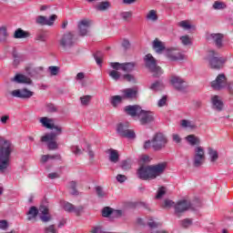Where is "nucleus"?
Here are the masks:
<instances>
[{
	"instance_id": "nucleus-55",
	"label": "nucleus",
	"mask_w": 233,
	"mask_h": 233,
	"mask_svg": "<svg viewBox=\"0 0 233 233\" xmlns=\"http://www.w3.org/2000/svg\"><path fill=\"white\" fill-rule=\"evenodd\" d=\"M46 110L47 112H49L50 114L54 113V112H57V107H56L54 106V104H47L46 105Z\"/></svg>"
},
{
	"instance_id": "nucleus-57",
	"label": "nucleus",
	"mask_w": 233,
	"mask_h": 233,
	"mask_svg": "<svg viewBox=\"0 0 233 233\" xmlns=\"http://www.w3.org/2000/svg\"><path fill=\"white\" fill-rule=\"evenodd\" d=\"M56 19H57V15H52L49 17V19L47 18L46 25L47 26H52V25H54V22L56 21Z\"/></svg>"
},
{
	"instance_id": "nucleus-15",
	"label": "nucleus",
	"mask_w": 233,
	"mask_h": 233,
	"mask_svg": "<svg viewBox=\"0 0 233 233\" xmlns=\"http://www.w3.org/2000/svg\"><path fill=\"white\" fill-rule=\"evenodd\" d=\"M64 210H66V212H74L76 216H81V213L83 210H85V208L83 206L75 207L72 203L66 202L64 204Z\"/></svg>"
},
{
	"instance_id": "nucleus-44",
	"label": "nucleus",
	"mask_w": 233,
	"mask_h": 233,
	"mask_svg": "<svg viewBox=\"0 0 233 233\" xmlns=\"http://www.w3.org/2000/svg\"><path fill=\"white\" fill-rule=\"evenodd\" d=\"M178 26H180V28H184V30H190L192 28V25H190L187 20L179 22Z\"/></svg>"
},
{
	"instance_id": "nucleus-12",
	"label": "nucleus",
	"mask_w": 233,
	"mask_h": 233,
	"mask_svg": "<svg viewBox=\"0 0 233 233\" xmlns=\"http://www.w3.org/2000/svg\"><path fill=\"white\" fill-rule=\"evenodd\" d=\"M170 83L174 86V88H176V90H178L179 92H183V90H185V88L188 86L187 81L177 76H171Z\"/></svg>"
},
{
	"instance_id": "nucleus-53",
	"label": "nucleus",
	"mask_w": 233,
	"mask_h": 233,
	"mask_svg": "<svg viewBox=\"0 0 233 233\" xmlns=\"http://www.w3.org/2000/svg\"><path fill=\"white\" fill-rule=\"evenodd\" d=\"M131 167L132 165L130 164V160L122 161L121 167L123 168V170H128Z\"/></svg>"
},
{
	"instance_id": "nucleus-39",
	"label": "nucleus",
	"mask_w": 233,
	"mask_h": 233,
	"mask_svg": "<svg viewBox=\"0 0 233 233\" xmlns=\"http://www.w3.org/2000/svg\"><path fill=\"white\" fill-rule=\"evenodd\" d=\"M165 194H167V188L165 187H159L157 191L156 199H161Z\"/></svg>"
},
{
	"instance_id": "nucleus-49",
	"label": "nucleus",
	"mask_w": 233,
	"mask_h": 233,
	"mask_svg": "<svg viewBox=\"0 0 233 233\" xmlns=\"http://www.w3.org/2000/svg\"><path fill=\"white\" fill-rule=\"evenodd\" d=\"M48 70L51 74V76H57L59 74V67L56 66H51L48 67Z\"/></svg>"
},
{
	"instance_id": "nucleus-51",
	"label": "nucleus",
	"mask_w": 233,
	"mask_h": 233,
	"mask_svg": "<svg viewBox=\"0 0 233 233\" xmlns=\"http://www.w3.org/2000/svg\"><path fill=\"white\" fill-rule=\"evenodd\" d=\"M96 192L98 198H105L106 196L105 191L103 190V187H101V186H97L96 187Z\"/></svg>"
},
{
	"instance_id": "nucleus-41",
	"label": "nucleus",
	"mask_w": 233,
	"mask_h": 233,
	"mask_svg": "<svg viewBox=\"0 0 233 233\" xmlns=\"http://www.w3.org/2000/svg\"><path fill=\"white\" fill-rule=\"evenodd\" d=\"M180 41L184 46H188V45H192V41L190 40V36L184 35L180 37Z\"/></svg>"
},
{
	"instance_id": "nucleus-62",
	"label": "nucleus",
	"mask_w": 233,
	"mask_h": 233,
	"mask_svg": "<svg viewBox=\"0 0 233 233\" xmlns=\"http://www.w3.org/2000/svg\"><path fill=\"white\" fill-rule=\"evenodd\" d=\"M72 152L75 156H81L83 154V151L77 146L72 147Z\"/></svg>"
},
{
	"instance_id": "nucleus-30",
	"label": "nucleus",
	"mask_w": 233,
	"mask_h": 233,
	"mask_svg": "<svg viewBox=\"0 0 233 233\" xmlns=\"http://www.w3.org/2000/svg\"><path fill=\"white\" fill-rule=\"evenodd\" d=\"M110 8V2H100L96 5V10L99 12H105L106 10H108Z\"/></svg>"
},
{
	"instance_id": "nucleus-26",
	"label": "nucleus",
	"mask_w": 233,
	"mask_h": 233,
	"mask_svg": "<svg viewBox=\"0 0 233 233\" xmlns=\"http://www.w3.org/2000/svg\"><path fill=\"white\" fill-rule=\"evenodd\" d=\"M109 161L111 163H117L119 161V153L116 149H109Z\"/></svg>"
},
{
	"instance_id": "nucleus-8",
	"label": "nucleus",
	"mask_w": 233,
	"mask_h": 233,
	"mask_svg": "<svg viewBox=\"0 0 233 233\" xmlns=\"http://www.w3.org/2000/svg\"><path fill=\"white\" fill-rule=\"evenodd\" d=\"M191 207L190 201L186 199L179 200L174 205L175 215L177 218H181Z\"/></svg>"
},
{
	"instance_id": "nucleus-31",
	"label": "nucleus",
	"mask_w": 233,
	"mask_h": 233,
	"mask_svg": "<svg viewBox=\"0 0 233 233\" xmlns=\"http://www.w3.org/2000/svg\"><path fill=\"white\" fill-rule=\"evenodd\" d=\"M212 6L214 10H225V8H227V4L221 1H215Z\"/></svg>"
},
{
	"instance_id": "nucleus-42",
	"label": "nucleus",
	"mask_w": 233,
	"mask_h": 233,
	"mask_svg": "<svg viewBox=\"0 0 233 233\" xmlns=\"http://www.w3.org/2000/svg\"><path fill=\"white\" fill-rule=\"evenodd\" d=\"M112 212H114V210L111 208L106 207L102 210V216L103 218H108L109 216H111Z\"/></svg>"
},
{
	"instance_id": "nucleus-1",
	"label": "nucleus",
	"mask_w": 233,
	"mask_h": 233,
	"mask_svg": "<svg viewBox=\"0 0 233 233\" xmlns=\"http://www.w3.org/2000/svg\"><path fill=\"white\" fill-rule=\"evenodd\" d=\"M40 123L45 127V128H48L49 130H56V133H49L41 137L42 143H47V148L49 150H56L57 142L56 138L57 136H61L63 129L59 126H56L53 118H48L46 116H43L40 118Z\"/></svg>"
},
{
	"instance_id": "nucleus-18",
	"label": "nucleus",
	"mask_w": 233,
	"mask_h": 233,
	"mask_svg": "<svg viewBox=\"0 0 233 233\" xmlns=\"http://www.w3.org/2000/svg\"><path fill=\"white\" fill-rule=\"evenodd\" d=\"M88 28H90V21L84 19L78 23L79 34L82 36H85L88 34Z\"/></svg>"
},
{
	"instance_id": "nucleus-3",
	"label": "nucleus",
	"mask_w": 233,
	"mask_h": 233,
	"mask_svg": "<svg viewBox=\"0 0 233 233\" xmlns=\"http://www.w3.org/2000/svg\"><path fill=\"white\" fill-rule=\"evenodd\" d=\"M165 168H167V164L165 162L152 166H141L137 174L139 179L148 181L149 179H156V177H158V176L165 172Z\"/></svg>"
},
{
	"instance_id": "nucleus-45",
	"label": "nucleus",
	"mask_w": 233,
	"mask_h": 233,
	"mask_svg": "<svg viewBox=\"0 0 233 233\" xmlns=\"http://www.w3.org/2000/svg\"><path fill=\"white\" fill-rule=\"evenodd\" d=\"M6 37H8V33L6 32V28L0 27V41H6Z\"/></svg>"
},
{
	"instance_id": "nucleus-24",
	"label": "nucleus",
	"mask_w": 233,
	"mask_h": 233,
	"mask_svg": "<svg viewBox=\"0 0 233 233\" xmlns=\"http://www.w3.org/2000/svg\"><path fill=\"white\" fill-rule=\"evenodd\" d=\"M153 48L156 50L157 54H161V52L165 50V45H163V42L159 41V39L156 38L153 41Z\"/></svg>"
},
{
	"instance_id": "nucleus-38",
	"label": "nucleus",
	"mask_w": 233,
	"mask_h": 233,
	"mask_svg": "<svg viewBox=\"0 0 233 233\" xmlns=\"http://www.w3.org/2000/svg\"><path fill=\"white\" fill-rule=\"evenodd\" d=\"M36 41H40L41 43H45L46 41V32L41 31L36 35Z\"/></svg>"
},
{
	"instance_id": "nucleus-17",
	"label": "nucleus",
	"mask_w": 233,
	"mask_h": 233,
	"mask_svg": "<svg viewBox=\"0 0 233 233\" xmlns=\"http://www.w3.org/2000/svg\"><path fill=\"white\" fill-rule=\"evenodd\" d=\"M167 57H168L170 61H183V59H185V56L177 50L167 51Z\"/></svg>"
},
{
	"instance_id": "nucleus-22",
	"label": "nucleus",
	"mask_w": 233,
	"mask_h": 233,
	"mask_svg": "<svg viewBox=\"0 0 233 233\" xmlns=\"http://www.w3.org/2000/svg\"><path fill=\"white\" fill-rule=\"evenodd\" d=\"M211 103L213 105V107L218 110V112H221V110H223V101H221V99H219L218 96H214L211 98Z\"/></svg>"
},
{
	"instance_id": "nucleus-35",
	"label": "nucleus",
	"mask_w": 233,
	"mask_h": 233,
	"mask_svg": "<svg viewBox=\"0 0 233 233\" xmlns=\"http://www.w3.org/2000/svg\"><path fill=\"white\" fill-rule=\"evenodd\" d=\"M195 157H202L205 159V149L203 148V147H197L195 148Z\"/></svg>"
},
{
	"instance_id": "nucleus-14",
	"label": "nucleus",
	"mask_w": 233,
	"mask_h": 233,
	"mask_svg": "<svg viewBox=\"0 0 233 233\" xmlns=\"http://www.w3.org/2000/svg\"><path fill=\"white\" fill-rule=\"evenodd\" d=\"M13 97H19L20 99H30L34 96V92L28 90L27 88L15 89L11 92Z\"/></svg>"
},
{
	"instance_id": "nucleus-43",
	"label": "nucleus",
	"mask_w": 233,
	"mask_h": 233,
	"mask_svg": "<svg viewBox=\"0 0 233 233\" xmlns=\"http://www.w3.org/2000/svg\"><path fill=\"white\" fill-rule=\"evenodd\" d=\"M109 76L114 81H117L121 77V74L116 70H112L109 72Z\"/></svg>"
},
{
	"instance_id": "nucleus-56",
	"label": "nucleus",
	"mask_w": 233,
	"mask_h": 233,
	"mask_svg": "<svg viewBox=\"0 0 233 233\" xmlns=\"http://www.w3.org/2000/svg\"><path fill=\"white\" fill-rule=\"evenodd\" d=\"M172 140L174 141V143H176L177 145H179V143H181V141H183V139L181 138V137L177 134H173L172 135Z\"/></svg>"
},
{
	"instance_id": "nucleus-29",
	"label": "nucleus",
	"mask_w": 233,
	"mask_h": 233,
	"mask_svg": "<svg viewBox=\"0 0 233 233\" xmlns=\"http://www.w3.org/2000/svg\"><path fill=\"white\" fill-rule=\"evenodd\" d=\"M181 127H183V128H190V130H194L195 128H198V126H196V124L187 119L181 120Z\"/></svg>"
},
{
	"instance_id": "nucleus-46",
	"label": "nucleus",
	"mask_w": 233,
	"mask_h": 233,
	"mask_svg": "<svg viewBox=\"0 0 233 233\" xmlns=\"http://www.w3.org/2000/svg\"><path fill=\"white\" fill-rule=\"evenodd\" d=\"M175 203L174 201L170 200V199H165L164 200V204L162 205L163 208H172V207H174Z\"/></svg>"
},
{
	"instance_id": "nucleus-50",
	"label": "nucleus",
	"mask_w": 233,
	"mask_h": 233,
	"mask_svg": "<svg viewBox=\"0 0 233 233\" xmlns=\"http://www.w3.org/2000/svg\"><path fill=\"white\" fill-rule=\"evenodd\" d=\"M161 87H163V83L160 81L153 83L150 86L151 90H159Z\"/></svg>"
},
{
	"instance_id": "nucleus-54",
	"label": "nucleus",
	"mask_w": 233,
	"mask_h": 233,
	"mask_svg": "<svg viewBox=\"0 0 233 233\" xmlns=\"http://www.w3.org/2000/svg\"><path fill=\"white\" fill-rule=\"evenodd\" d=\"M45 233H57V229H56V226L50 225L45 228Z\"/></svg>"
},
{
	"instance_id": "nucleus-5",
	"label": "nucleus",
	"mask_w": 233,
	"mask_h": 233,
	"mask_svg": "<svg viewBox=\"0 0 233 233\" xmlns=\"http://www.w3.org/2000/svg\"><path fill=\"white\" fill-rule=\"evenodd\" d=\"M144 61L146 63V67L150 70L153 74V77H159L163 74V70L157 66L156 58L151 54L145 56Z\"/></svg>"
},
{
	"instance_id": "nucleus-58",
	"label": "nucleus",
	"mask_w": 233,
	"mask_h": 233,
	"mask_svg": "<svg viewBox=\"0 0 233 233\" xmlns=\"http://www.w3.org/2000/svg\"><path fill=\"white\" fill-rule=\"evenodd\" d=\"M121 17L124 21H128V19H130V17H132V13L123 12V13H121Z\"/></svg>"
},
{
	"instance_id": "nucleus-9",
	"label": "nucleus",
	"mask_w": 233,
	"mask_h": 233,
	"mask_svg": "<svg viewBox=\"0 0 233 233\" xmlns=\"http://www.w3.org/2000/svg\"><path fill=\"white\" fill-rule=\"evenodd\" d=\"M59 46L63 48V50H68V48H72L74 46V34L70 32H66L60 39L58 40Z\"/></svg>"
},
{
	"instance_id": "nucleus-16",
	"label": "nucleus",
	"mask_w": 233,
	"mask_h": 233,
	"mask_svg": "<svg viewBox=\"0 0 233 233\" xmlns=\"http://www.w3.org/2000/svg\"><path fill=\"white\" fill-rule=\"evenodd\" d=\"M126 114L127 116H131V117H139V114L141 113V106H137V105H134V106H127L124 108Z\"/></svg>"
},
{
	"instance_id": "nucleus-4",
	"label": "nucleus",
	"mask_w": 233,
	"mask_h": 233,
	"mask_svg": "<svg viewBox=\"0 0 233 233\" xmlns=\"http://www.w3.org/2000/svg\"><path fill=\"white\" fill-rule=\"evenodd\" d=\"M206 61L208 62L210 68L213 70H221L225 66V63H227V59L219 57V54L214 50L208 52Z\"/></svg>"
},
{
	"instance_id": "nucleus-27",
	"label": "nucleus",
	"mask_w": 233,
	"mask_h": 233,
	"mask_svg": "<svg viewBox=\"0 0 233 233\" xmlns=\"http://www.w3.org/2000/svg\"><path fill=\"white\" fill-rule=\"evenodd\" d=\"M185 139H187V143H189V145H191V147L199 145V143H200L199 138L198 137H196L195 135H188L185 137Z\"/></svg>"
},
{
	"instance_id": "nucleus-2",
	"label": "nucleus",
	"mask_w": 233,
	"mask_h": 233,
	"mask_svg": "<svg viewBox=\"0 0 233 233\" xmlns=\"http://www.w3.org/2000/svg\"><path fill=\"white\" fill-rule=\"evenodd\" d=\"M14 152V144L0 137V173L5 174L10 167V159Z\"/></svg>"
},
{
	"instance_id": "nucleus-23",
	"label": "nucleus",
	"mask_w": 233,
	"mask_h": 233,
	"mask_svg": "<svg viewBox=\"0 0 233 233\" xmlns=\"http://www.w3.org/2000/svg\"><path fill=\"white\" fill-rule=\"evenodd\" d=\"M14 37L15 39H26V37H30V33L18 28L15 31Z\"/></svg>"
},
{
	"instance_id": "nucleus-36",
	"label": "nucleus",
	"mask_w": 233,
	"mask_h": 233,
	"mask_svg": "<svg viewBox=\"0 0 233 233\" xmlns=\"http://www.w3.org/2000/svg\"><path fill=\"white\" fill-rule=\"evenodd\" d=\"M123 99H125V98L121 96H114L111 98V105L113 106H117V105H119L121 103V101H123Z\"/></svg>"
},
{
	"instance_id": "nucleus-25",
	"label": "nucleus",
	"mask_w": 233,
	"mask_h": 233,
	"mask_svg": "<svg viewBox=\"0 0 233 233\" xmlns=\"http://www.w3.org/2000/svg\"><path fill=\"white\" fill-rule=\"evenodd\" d=\"M39 214V209L35 207H31L29 208V211L27 212V219L28 221H32V219H35L37 218V215Z\"/></svg>"
},
{
	"instance_id": "nucleus-6",
	"label": "nucleus",
	"mask_w": 233,
	"mask_h": 233,
	"mask_svg": "<svg viewBox=\"0 0 233 233\" xmlns=\"http://www.w3.org/2000/svg\"><path fill=\"white\" fill-rule=\"evenodd\" d=\"M168 144V138L163 133H157L154 135L152 138V148L156 152H159V150H163L165 147Z\"/></svg>"
},
{
	"instance_id": "nucleus-28",
	"label": "nucleus",
	"mask_w": 233,
	"mask_h": 233,
	"mask_svg": "<svg viewBox=\"0 0 233 233\" xmlns=\"http://www.w3.org/2000/svg\"><path fill=\"white\" fill-rule=\"evenodd\" d=\"M208 155L210 157L211 163H216L219 157V155L218 154V151L215 150L212 147L208 148Z\"/></svg>"
},
{
	"instance_id": "nucleus-48",
	"label": "nucleus",
	"mask_w": 233,
	"mask_h": 233,
	"mask_svg": "<svg viewBox=\"0 0 233 233\" xmlns=\"http://www.w3.org/2000/svg\"><path fill=\"white\" fill-rule=\"evenodd\" d=\"M36 23H37V25H46L47 18L46 16L39 15L36 18Z\"/></svg>"
},
{
	"instance_id": "nucleus-20",
	"label": "nucleus",
	"mask_w": 233,
	"mask_h": 233,
	"mask_svg": "<svg viewBox=\"0 0 233 233\" xmlns=\"http://www.w3.org/2000/svg\"><path fill=\"white\" fill-rule=\"evenodd\" d=\"M223 34L218 33V34H211L209 35V39L215 43L217 48H221L223 46Z\"/></svg>"
},
{
	"instance_id": "nucleus-21",
	"label": "nucleus",
	"mask_w": 233,
	"mask_h": 233,
	"mask_svg": "<svg viewBox=\"0 0 233 233\" xmlns=\"http://www.w3.org/2000/svg\"><path fill=\"white\" fill-rule=\"evenodd\" d=\"M12 81L19 84L32 85V79L28 78V76L21 74H17L12 78Z\"/></svg>"
},
{
	"instance_id": "nucleus-13",
	"label": "nucleus",
	"mask_w": 233,
	"mask_h": 233,
	"mask_svg": "<svg viewBox=\"0 0 233 233\" xmlns=\"http://www.w3.org/2000/svg\"><path fill=\"white\" fill-rule=\"evenodd\" d=\"M211 86L214 90H222L227 86V76L225 74H220L217 76L216 80L211 82Z\"/></svg>"
},
{
	"instance_id": "nucleus-60",
	"label": "nucleus",
	"mask_w": 233,
	"mask_h": 233,
	"mask_svg": "<svg viewBox=\"0 0 233 233\" xmlns=\"http://www.w3.org/2000/svg\"><path fill=\"white\" fill-rule=\"evenodd\" d=\"M69 187L72 190V194H77V189H76V187H77V183H76V181H71Z\"/></svg>"
},
{
	"instance_id": "nucleus-59",
	"label": "nucleus",
	"mask_w": 233,
	"mask_h": 233,
	"mask_svg": "<svg viewBox=\"0 0 233 233\" xmlns=\"http://www.w3.org/2000/svg\"><path fill=\"white\" fill-rule=\"evenodd\" d=\"M41 221H43L44 223H48V221H50L52 219V217L47 213L46 215H42L40 217Z\"/></svg>"
},
{
	"instance_id": "nucleus-52",
	"label": "nucleus",
	"mask_w": 233,
	"mask_h": 233,
	"mask_svg": "<svg viewBox=\"0 0 233 233\" xmlns=\"http://www.w3.org/2000/svg\"><path fill=\"white\" fill-rule=\"evenodd\" d=\"M147 225L150 228H157V227H161V223L156 222L152 219L148 221Z\"/></svg>"
},
{
	"instance_id": "nucleus-7",
	"label": "nucleus",
	"mask_w": 233,
	"mask_h": 233,
	"mask_svg": "<svg viewBox=\"0 0 233 233\" xmlns=\"http://www.w3.org/2000/svg\"><path fill=\"white\" fill-rule=\"evenodd\" d=\"M116 132L120 137H126L127 139H136V132L134 129H130V124H128V122L118 124Z\"/></svg>"
},
{
	"instance_id": "nucleus-40",
	"label": "nucleus",
	"mask_w": 233,
	"mask_h": 233,
	"mask_svg": "<svg viewBox=\"0 0 233 233\" xmlns=\"http://www.w3.org/2000/svg\"><path fill=\"white\" fill-rule=\"evenodd\" d=\"M147 19L149 21H157V14L156 13V10H150L147 15Z\"/></svg>"
},
{
	"instance_id": "nucleus-11",
	"label": "nucleus",
	"mask_w": 233,
	"mask_h": 233,
	"mask_svg": "<svg viewBox=\"0 0 233 233\" xmlns=\"http://www.w3.org/2000/svg\"><path fill=\"white\" fill-rule=\"evenodd\" d=\"M155 117V114L152 111L140 110L138 115V120L140 125H149V123H153Z\"/></svg>"
},
{
	"instance_id": "nucleus-19",
	"label": "nucleus",
	"mask_w": 233,
	"mask_h": 233,
	"mask_svg": "<svg viewBox=\"0 0 233 233\" xmlns=\"http://www.w3.org/2000/svg\"><path fill=\"white\" fill-rule=\"evenodd\" d=\"M124 99H136L137 97V87L126 88L122 91Z\"/></svg>"
},
{
	"instance_id": "nucleus-10",
	"label": "nucleus",
	"mask_w": 233,
	"mask_h": 233,
	"mask_svg": "<svg viewBox=\"0 0 233 233\" xmlns=\"http://www.w3.org/2000/svg\"><path fill=\"white\" fill-rule=\"evenodd\" d=\"M137 65V64H136V62H127L122 64L119 62L111 63V66L114 68V70H123V72H134Z\"/></svg>"
},
{
	"instance_id": "nucleus-34",
	"label": "nucleus",
	"mask_w": 233,
	"mask_h": 233,
	"mask_svg": "<svg viewBox=\"0 0 233 233\" xmlns=\"http://www.w3.org/2000/svg\"><path fill=\"white\" fill-rule=\"evenodd\" d=\"M94 57L96 65L101 66V65L103 64V57H104L103 53H101V51H98L94 55Z\"/></svg>"
},
{
	"instance_id": "nucleus-61",
	"label": "nucleus",
	"mask_w": 233,
	"mask_h": 233,
	"mask_svg": "<svg viewBox=\"0 0 233 233\" xmlns=\"http://www.w3.org/2000/svg\"><path fill=\"white\" fill-rule=\"evenodd\" d=\"M8 228V221L7 220H0V229L7 230Z\"/></svg>"
},
{
	"instance_id": "nucleus-32",
	"label": "nucleus",
	"mask_w": 233,
	"mask_h": 233,
	"mask_svg": "<svg viewBox=\"0 0 233 233\" xmlns=\"http://www.w3.org/2000/svg\"><path fill=\"white\" fill-rule=\"evenodd\" d=\"M81 105L83 106H88L90 105V101H92V96L86 95L80 97Z\"/></svg>"
},
{
	"instance_id": "nucleus-63",
	"label": "nucleus",
	"mask_w": 233,
	"mask_h": 233,
	"mask_svg": "<svg viewBox=\"0 0 233 233\" xmlns=\"http://www.w3.org/2000/svg\"><path fill=\"white\" fill-rule=\"evenodd\" d=\"M165 105H167V96H163L158 100L157 106H165Z\"/></svg>"
},
{
	"instance_id": "nucleus-64",
	"label": "nucleus",
	"mask_w": 233,
	"mask_h": 233,
	"mask_svg": "<svg viewBox=\"0 0 233 233\" xmlns=\"http://www.w3.org/2000/svg\"><path fill=\"white\" fill-rule=\"evenodd\" d=\"M39 212H41L42 216L48 214V208H46V206H40Z\"/></svg>"
},
{
	"instance_id": "nucleus-37",
	"label": "nucleus",
	"mask_w": 233,
	"mask_h": 233,
	"mask_svg": "<svg viewBox=\"0 0 233 233\" xmlns=\"http://www.w3.org/2000/svg\"><path fill=\"white\" fill-rule=\"evenodd\" d=\"M203 163H205V158L201 157H194V162L193 165L194 167H196L197 168L201 167V165H203Z\"/></svg>"
},
{
	"instance_id": "nucleus-33",
	"label": "nucleus",
	"mask_w": 233,
	"mask_h": 233,
	"mask_svg": "<svg viewBox=\"0 0 233 233\" xmlns=\"http://www.w3.org/2000/svg\"><path fill=\"white\" fill-rule=\"evenodd\" d=\"M192 218H184L179 221L180 227H182V228H188V227H192Z\"/></svg>"
},
{
	"instance_id": "nucleus-47",
	"label": "nucleus",
	"mask_w": 233,
	"mask_h": 233,
	"mask_svg": "<svg viewBox=\"0 0 233 233\" xmlns=\"http://www.w3.org/2000/svg\"><path fill=\"white\" fill-rule=\"evenodd\" d=\"M123 79H125V81H127L128 83H136V77H134V75H124Z\"/></svg>"
}]
</instances>
